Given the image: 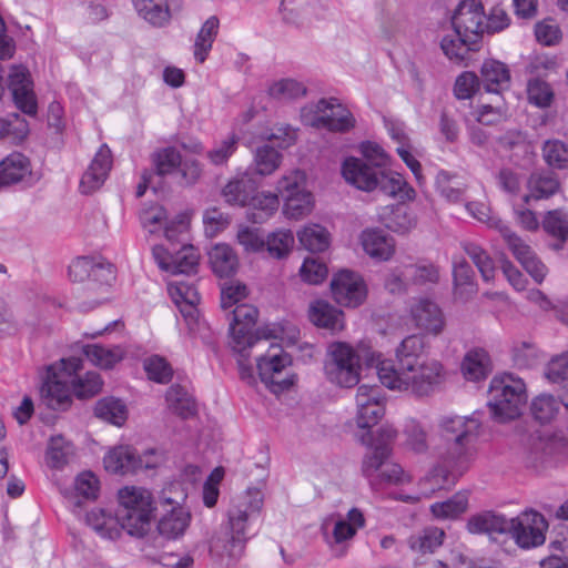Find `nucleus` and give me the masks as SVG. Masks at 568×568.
I'll use <instances>...</instances> for the list:
<instances>
[{"label":"nucleus","instance_id":"1","mask_svg":"<svg viewBox=\"0 0 568 568\" xmlns=\"http://www.w3.org/2000/svg\"><path fill=\"white\" fill-rule=\"evenodd\" d=\"M425 339L413 334L396 348V364L382 361V354L364 351L368 366H375L381 383L389 389L407 392L417 397L429 396L447 378L443 363L425 356Z\"/></svg>","mask_w":568,"mask_h":568},{"label":"nucleus","instance_id":"2","mask_svg":"<svg viewBox=\"0 0 568 568\" xmlns=\"http://www.w3.org/2000/svg\"><path fill=\"white\" fill-rule=\"evenodd\" d=\"M480 422L477 418L459 415H445L438 419L435 453L438 464L420 481V486L432 484L430 491L455 485L458 478L471 467L476 455L475 442Z\"/></svg>","mask_w":568,"mask_h":568},{"label":"nucleus","instance_id":"3","mask_svg":"<svg viewBox=\"0 0 568 568\" xmlns=\"http://www.w3.org/2000/svg\"><path fill=\"white\" fill-rule=\"evenodd\" d=\"M262 507L263 494L257 488H248L233 499L227 510V526L215 530L209 540L210 555L216 561L230 567L242 558Z\"/></svg>","mask_w":568,"mask_h":568},{"label":"nucleus","instance_id":"4","mask_svg":"<svg viewBox=\"0 0 568 568\" xmlns=\"http://www.w3.org/2000/svg\"><path fill=\"white\" fill-rule=\"evenodd\" d=\"M116 515L121 527L131 536L143 537L154 519L155 505L152 493L143 487L126 486L118 493Z\"/></svg>","mask_w":568,"mask_h":568},{"label":"nucleus","instance_id":"5","mask_svg":"<svg viewBox=\"0 0 568 568\" xmlns=\"http://www.w3.org/2000/svg\"><path fill=\"white\" fill-rule=\"evenodd\" d=\"M526 400V385L521 378L504 374L491 379L488 406L496 420L515 419Z\"/></svg>","mask_w":568,"mask_h":568},{"label":"nucleus","instance_id":"6","mask_svg":"<svg viewBox=\"0 0 568 568\" xmlns=\"http://www.w3.org/2000/svg\"><path fill=\"white\" fill-rule=\"evenodd\" d=\"M82 369L79 357L62 358L47 367L45 378L41 386V397L45 405L54 410H65L71 399L72 375Z\"/></svg>","mask_w":568,"mask_h":568},{"label":"nucleus","instance_id":"7","mask_svg":"<svg viewBox=\"0 0 568 568\" xmlns=\"http://www.w3.org/2000/svg\"><path fill=\"white\" fill-rule=\"evenodd\" d=\"M301 119L305 125L331 132H347L355 126L352 112L335 98L321 99L302 108Z\"/></svg>","mask_w":568,"mask_h":568},{"label":"nucleus","instance_id":"8","mask_svg":"<svg viewBox=\"0 0 568 568\" xmlns=\"http://www.w3.org/2000/svg\"><path fill=\"white\" fill-rule=\"evenodd\" d=\"M258 311L251 304H240L230 311V333L233 338V348L237 353H244L262 339L267 341L272 333L267 328L254 331Z\"/></svg>","mask_w":568,"mask_h":568},{"label":"nucleus","instance_id":"9","mask_svg":"<svg viewBox=\"0 0 568 568\" xmlns=\"http://www.w3.org/2000/svg\"><path fill=\"white\" fill-rule=\"evenodd\" d=\"M361 354L345 342L328 346L325 374L329 382L341 387H353L359 382Z\"/></svg>","mask_w":568,"mask_h":568},{"label":"nucleus","instance_id":"10","mask_svg":"<svg viewBox=\"0 0 568 568\" xmlns=\"http://www.w3.org/2000/svg\"><path fill=\"white\" fill-rule=\"evenodd\" d=\"M387 448H378L376 453H368L362 463L363 475L374 488L384 485H400L409 481L402 466L389 460Z\"/></svg>","mask_w":568,"mask_h":568},{"label":"nucleus","instance_id":"11","mask_svg":"<svg viewBox=\"0 0 568 568\" xmlns=\"http://www.w3.org/2000/svg\"><path fill=\"white\" fill-rule=\"evenodd\" d=\"M171 489H163L160 496L162 513L156 524L159 535L166 540H178L190 527L192 515L181 503L170 496Z\"/></svg>","mask_w":568,"mask_h":568},{"label":"nucleus","instance_id":"12","mask_svg":"<svg viewBox=\"0 0 568 568\" xmlns=\"http://www.w3.org/2000/svg\"><path fill=\"white\" fill-rule=\"evenodd\" d=\"M292 364L291 356L280 345L271 344L267 353L257 358L260 378L273 393L288 389L294 381L284 377L283 371Z\"/></svg>","mask_w":568,"mask_h":568},{"label":"nucleus","instance_id":"13","mask_svg":"<svg viewBox=\"0 0 568 568\" xmlns=\"http://www.w3.org/2000/svg\"><path fill=\"white\" fill-rule=\"evenodd\" d=\"M152 254L159 267L172 274L195 273L200 258L199 251L193 245L186 244H183L179 251L155 245Z\"/></svg>","mask_w":568,"mask_h":568},{"label":"nucleus","instance_id":"14","mask_svg":"<svg viewBox=\"0 0 568 568\" xmlns=\"http://www.w3.org/2000/svg\"><path fill=\"white\" fill-rule=\"evenodd\" d=\"M356 425L364 432L378 424L385 414V405L379 386L361 385L356 392Z\"/></svg>","mask_w":568,"mask_h":568},{"label":"nucleus","instance_id":"15","mask_svg":"<svg viewBox=\"0 0 568 568\" xmlns=\"http://www.w3.org/2000/svg\"><path fill=\"white\" fill-rule=\"evenodd\" d=\"M300 172L283 176L277 183V191L284 199V213L290 219L298 220L307 215L313 207L312 194L300 189Z\"/></svg>","mask_w":568,"mask_h":568},{"label":"nucleus","instance_id":"16","mask_svg":"<svg viewBox=\"0 0 568 568\" xmlns=\"http://www.w3.org/2000/svg\"><path fill=\"white\" fill-rule=\"evenodd\" d=\"M331 290L336 303L345 307H357L367 296L363 277L347 270L335 274L331 282Z\"/></svg>","mask_w":568,"mask_h":568},{"label":"nucleus","instance_id":"17","mask_svg":"<svg viewBox=\"0 0 568 568\" xmlns=\"http://www.w3.org/2000/svg\"><path fill=\"white\" fill-rule=\"evenodd\" d=\"M8 89L16 106L24 114L34 116L38 112L37 97L29 70L23 65H12L8 75Z\"/></svg>","mask_w":568,"mask_h":568},{"label":"nucleus","instance_id":"18","mask_svg":"<svg viewBox=\"0 0 568 568\" xmlns=\"http://www.w3.org/2000/svg\"><path fill=\"white\" fill-rule=\"evenodd\" d=\"M514 529L510 535L521 548H531L545 542V531L548 524L545 517L534 510L524 511L520 516L513 518Z\"/></svg>","mask_w":568,"mask_h":568},{"label":"nucleus","instance_id":"19","mask_svg":"<svg viewBox=\"0 0 568 568\" xmlns=\"http://www.w3.org/2000/svg\"><path fill=\"white\" fill-rule=\"evenodd\" d=\"M484 4L480 0H462L450 18L456 36H483Z\"/></svg>","mask_w":568,"mask_h":568},{"label":"nucleus","instance_id":"20","mask_svg":"<svg viewBox=\"0 0 568 568\" xmlns=\"http://www.w3.org/2000/svg\"><path fill=\"white\" fill-rule=\"evenodd\" d=\"M169 293L172 301L180 310L187 328L191 333L199 326V310L196 305L200 302V294L192 283L176 281L169 284Z\"/></svg>","mask_w":568,"mask_h":568},{"label":"nucleus","instance_id":"21","mask_svg":"<svg viewBox=\"0 0 568 568\" xmlns=\"http://www.w3.org/2000/svg\"><path fill=\"white\" fill-rule=\"evenodd\" d=\"M414 325L432 336L440 335L446 326V318L437 303L429 298H419L410 307Z\"/></svg>","mask_w":568,"mask_h":568},{"label":"nucleus","instance_id":"22","mask_svg":"<svg viewBox=\"0 0 568 568\" xmlns=\"http://www.w3.org/2000/svg\"><path fill=\"white\" fill-rule=\"evenodd\" d=\"M382 171V168L353 156L347 158L342 165V174L346 182L366 192L377 190Z\"/></svg>","mask_w":568,"mask_h":568},{"label":"nucleus","instance_id":"23","mask_svg":"<svg viewBox=\"0 0 568 568\" xmlns=\"http://www.w3.org/2000/svg\"><path fill=\"white\" fill-rule=\"evenodd\" d=\"M112 168V155L108 145L103 144L95 153L88 170L80 181V191L90 194L99 190L108 178Z\"/></svg>","mask_w":568,"mask_h":568},{"label":"nucleus","instance_id":"24","mask_svg":"<svg viewBox=\"0 0 568 568\" xmlns=\"http://www.w3.org/2000/svg\"><path fill=\"white\" fill-rule=\"evenodd\" d=\"M561 189L557 174L549 170L532 172L527 180V193L523 200L529 203L530 200H547L557 194Z\"/></svg>","mask_w":568,"mask_h":568},{"label":"nucleus","instance_id":"25","mask_svg":"<svg viewBox=\"0 0 568 568\" xmlns=\"http://www.w3.org/2000/svg\"><path fill=\"white\" fill-rule=\"evenodd\" d=\"M511 529H514L513 518L508 519L493 510L473 515L467 521V530L470 534L507 535Z\"/></svg>","mask_w":568,"mask_h":568},{"label":"nucleus","instance_id":"26","mask_svg":"<svg viewBox=\"0 0 568 568\" xmlns=\"http://www.w3.org/2000/svg\"><path fill=\"white\" fill-rule=\"evenodd\" d=\"M104 467L112 474H135L139 471L141 460L136 450L128 445H122L110 450L103 458Z\"/></svg>","mask_w":568,"mask_h":568},{"label":"nucleus","instance_id":"27","mask_svg":"<svg viewBox=\"0 0 568 568\" xmlns=\"http://www.w3.org/2000/svg\"><path fill=\"white\" fill-rule=\"evenodd\" d=\"M378 221L385 227L398 234H406L416 226L415 215L403 203L382 207L378 213Z\"/></svg>","mask_w":568,"mask_h":568},{"label":"nucleus","instance_id":"28","mask_svg":"<svg viewBox=\"0 0 568 568\" xmlns=\"http://www.w3.org/2000/svg\"><path fill=\"white\" fill-rule=\"evenodd\" d=\"M256 190V181L245 172L230 180L223 187L222 195L229 204L245 206Z\"/></svg>","mask_w":568,"mask_h":568},{"label":"nucleus","instance_id":"29","mask_svg":"<svg viewBox=\"0 0 568 568\" xmlns=\"http://www.w3.org/2000/svg\"><path fill=\"white\" fill-rule=\"evenodd\" d=\"M481 40L483 38H443L440 48L449 60L467 65L471 54L481 49Z\"/></svg>","mask_w":568,"mask_h":568},{"label":"nucleus","instance_id":"30","mask_svg":"<svg viewBox=\"0 0 568 568\" xmlns=\"http://www.w3.org/2000/svg\"><path fill=\"white\" fill-rule=\"evenodd\" d=\"M308 317L317 327L337 332L344 327V314L329 303L317 300L310 305Z\"/></svg>","mask_w":568,"mask_h":568},{"label":"nucleus","instance_id":"31","mask_svg":"<svg viewBox=\"0 0 568 568\" xmlns=\"http://www.w3.org/2000/svg\"><path fill=\"white\" fill-rule=\"evenodd\" d=\"M361 240L364 251L374 258L387 261L395 253L394 239L382 230H365Z\"/></svg>","mask_w":568,"mask_h":568},{"label":"nucleus","instance_id":"32","mask_svg":"<svg viewBox=\"0 0 568 568\" xmlns=\"http://www.w3.org/2000/svg\"><path fill=\"white\" fill-rule=\"evenodd\" d=\"M481 82L486 92L500 93L510 85V72L507 65L496 60L485 61L481 65Z\"/></svg>","mask_w":568,"mask_h":568},{"label":"nucleus","instance_id":"33","mask_svg":"<svg viewBox=\"0 0 568 568\" xmlns=\"http://www.w3.org/2000/svg\"><path fill=\"white\" fill-rule=\"evenodd\" d=\"M85 521L100 537L114 540L121 536L122 527L118 515L113 516L103 509H92Z\"/></svg>","mask_w":568,"mask_h":568},{"label":"nucleus","instance_id":"34","mask_svg":"<svg viewBox=\"0 0 568 568\" xmlns=\"http://www.w3.org/2000/svg\"><path fill=\"white\" fill-rule=\"evenodd\" d=\"M30 173L29 159L19 152L11 153L0 162V185L18 183Z\"/></svg>","mask_w":568,"mask_h":568},{"label":"nucleus","instance_id":"35","mask_svg":"<svg viewBox=\"0 0 568 568\" xmlns=\"http://www.w3.org/2000/svg\"><path fill=\"white\" fill-rule=\"evenodd\" d=\"M209 261L214 274L219 277L233 275L239 266L234 250L224 243L214 245L209 252Z\"/></svg>","mask_w":568,"mask_h":568},{"label":"nucleus","instance_id":"36","mask_svg":"<svg viewBox=\"0 0 568 568\" xmlns=\"http://www.w3.org/2000/svg\"><path fill=\"white\" fill-rule=\"evenodd\" d=\"M491 363L488 353L483 348H474L466 353L462 372L468 381L477 382L488 376Z\"/></svg>","mask_w":568,"mask_h":568},{"label":"nucleus","instance_id":"37","mask_svg":"<svg viewBox=\"0 0 568 568\" xmlns=\"http://www.w3.org/2000/svg\"><path fill=\"white\" fill-rule=\"evenodd\" d=\"M377 189L400 201L413 200L415 197V190L408 185L400 174L390 171L388 166L383 169Z\"/></svg>","mask_w":568,"mask_h":568},{"label":"nucleus","instance_id":"38","mask_svg":"<svg viewBox=\"0 0 568 568\" xmlns=\"http://www.w3.org/2000/svg\"><path fill=\"white\" fill-rule=\"evenodd\" d=\"M141 18L154 27H164L171 19L166 0H133Z\"/></svg>","mask_w":568,"mask_h":568},{"label":"nucleus","instance_id":"39","mask_svg":"<svg viewBox=\"0 0 568 568\" xmlns=\"http://www.w3.org/2000/svg\"><path fill=\"white\" fill-rule=\"evenodd\" d=\"M365 526V518L358 508L348 510L346 518H339L335 521L333 528V538L336 544L352 539L359 528Z\"/></svg>","mask_w":568,"mask_h":568},{"label":"nucleus","instance_id":"40","mask_svg":"<svg viewBox=\"0 0 568 568\" xmlns=\"http://www.w3.org/2000/svg\"><path fill=\"white\" fill-rule=\"evenodd\" d=\"M82 352L92 364L104 369L112 368L124 356L123 349L119 346L105 348L98 344L85 345Z\"/></svg>","mask_w":568,"mask_h":568},{"label":"nucleus","instance_id":"41","mask_svg":"<svg viewBox=\"0 0 568 568\" xmlns=\"http://www.w3.org/2000/svg\"><path fill=\"white\" fill-rule=\"evenodd\" d=\"M98 418L121 426L128 417L126 406L122 400L113 397L100 399L94 408Z\"/></svg>","mask_w":568,"mask_h":568},{"label":"nucleus","instance_id":"42","mask_svg":"<svg viewBox=\"0 0 568 568\" xmlns=\"http://www.w3.org/2000/svg\"><path fill=\"white\" fill-rule=\"evenodd\" d=\"M445 537L443 529L428 527L418 534L412 535L408 539V546L412 550L420 554L434 552L442 546Z\"/></svg>","mask_w":568,"mask_h":568},{"label":"nucleus","instance_id":"43","mask_svg":"<svg viewBox=\"0 0 568 568\" xmlns=\"http://www.w3.org/2000/svg\"><path fill=\"white\" fill-rule=\"evenodd\" d=\"M545 163L555 170H568V144L558 139L547 140L541 148Z\"/></svg>","mask_w":568,"mask_h":568},{"label":"nucleus","instance_id":"44","mask_svg":"<svg viewBox=\"0 0 568 568\" xmlns=\"http://www.w3.org/2000/svg\"><path fill=\"white\" fill-rule=\"evenodd\" d=\"M541 225L548 235L561 243L568 240V213L565 210L556 209L546 212Z\"/></svg>","mask_w":568,"mask_h":568},{"label":"nucleus","instance_id":"45","mask_svg":"<svg viewBox=\"0 0 568 568\" xmlns=\"http://www.w3.org/2000/svg\"><path fill=\"white\" fill-rule=\"evenodd\" d=\"M297 236L300 243L310 252H323L329 245V233L318 224L305 226Z\"/></svg>","mask_w":568,"mask_h":568},{"label":"nucleus","instance_id":"46","mask_svg":"<svg viewBox=\"0 0 568 568\" xmlns=\"http://www.w3.org/2000/svg\"><path fill=\"white\" fill-rule=\"evenodd\" d=\"M282 161L281 153L267 144L256 149L254 154L253 168L258 175L265 176L277 170Z\"/></svg>","mask_w":568,"mask_h":568},{"label":"nucleus","instance_id":"47","mask_svg":"<svg viewBox=\"0 0 568 568\" xmlns=\"http://www.w3.org/2000/svg\"><path fill=\"white\" fill-rule=\"evenodd\" d=\"M74 455L73 446L62 436L51 437L47 449V463L52 468H62Z\"/></svg>","mask_w":568,"mask_h":568},{"label":"nucleus","instance_id":"48","mask_svg":"<svg viewBox=\"0 0 568 568\" xmlns=\"http://www.w3.org/2000/svg\"><path fill=\"white\" fill-rule=\"evenodd\" d=\"M166 399L174 412L183 418H189L196 413L194 398L181 385H172L166 392Z\"/></svg>","mask_w":568,"mask_h":568},{"label":"nucleus","instance_id":"49","mask_svg":"<svg viewBox=\"0 0 568 568\" xmlns=\"http://www.w3.org/2000/svg\"><path fill=\"white\" fill-rule=\"evenodd\" d=\"M307 89L294 79H282L272 83L267 93L271 98L278 101H291L306 95Z\"/></svg>","mask_w":568,"mask_h":568},{"label":"nucleus","instance_id":"50","mask_svg":"<svg viewBox=\"0 0 568 568\" xmlns=\"http://www.w3.org/2000/svg\"><path fill=\"white\" fill-rule=\"evenodd\" d=\"M464 252L470 257L477 266L483 278L488 282L495 276V264L488 253L474 242H464L462 244Z\"/></svg>","mask_w":568,"mask_h":568},{"label":"nucleus","instance_id":"51","mask_svg":"<svg viewBox=\"0 0 568 568\" xmlns=\"http://www.w3.org/2000/svg\"><path fill=\"white\" fill-rule=\"evenodd\" d=\"M72 390L79 398L92 397L102 389L103 382L99 373L88 372L84 376L72 375Z\"/></svg>","mask_w":568,"mask_h":568},{"label":"nucleus","instance_id":"52","mask_svg":"<svg viewBox=\"0 0 568 568\" xmlns=\"http://www.w3.org/2000/svg\"><path fill=\"white\" fill-rule=\"evenodd\" d=\"M396 435L397 432L392 426H382L375 437L372 435L371 429L356 436L363 445L373 448L371 453H376L378 448H387L388 454H392V445Z\"/></svg>","mask_w":568,"mask_h":568},{"label":"nucleus","instance_id":"53","mask_svg":"<svg viewBox=\"0 0 568 568\" xmlns=\"http://www.w3.org/2000/svg\"><path fill=\"white\" fill-rule=\"evenodd\" d=\"M181 161L182 156L180 152L173 146L161 149L152 155L155 173L161 176L178 171Z\"/></svg>","mask_w":568,"mask_h":568},{"label":"nucleus","instance_id":"54","mask_svg":"<svg viewBox=\"0 0 568 568\" xmlns=\"http://www.w3.org/2000/svg\"><path fill=\"white\" fill-rule=\"evenodd\" d=\"M561 404V400L559 402L552 395L541 394L532 400L531 414L536 420L546 424L557 415Z\"/></svg>","mask_w":568,"mask_h":568},{"label":"nucleus","instance_id":"55","mask_svg":"<svg viewBox=\"0 0 568 568\" xmlns=\"http://www.w3.org/2000/svg\"><path fill=\"white\" fill-rule=\"evenodd\" d=\"M29 133V124L18 113H11L0 118V139L11 138L13 141H22Z\"/></svg>","mask_w":568,"mask_h":568},{"label":"nucleus","instance_id":"56","mask_svg":"<svg viewBox=\"0 0 568 568\" xmlns=\"http://www.w3.org/2000/svg\"><path fill=\"white\" fill-rule=\"evenodd\" d=\"M467 497L455 494L452 498L430 506L432 514L437 518H456L467 509Z\"/></svg>","mask_w":568,"mask_h":568},{"label":"nucleus","instance_id":"57","mask_svg":"<svg viewBox=\"0 0 568 568\" xmlns=\"http://www.w3.org/2000/svg\"><path fill=\"white\" fill-rule=\"evenodd\" d=\"M278 204V196L275 193H254L247 205H252L256 211L253 213L254 222H263L277 210Z\"/></svg>","mask_w":568,"mask_h":568},{"label":"nucleus","instance_id":"58","mask_svg":"<svg viewBox=\"0 0 568 568\" xmlns=\"http://www.w3.org/2000/svg\"><path fill=\"white\" fill-rule=\"evenodd\" d=\"M294 235L290 230H278L267 236L265 242L267 252L271 256L282 258L287 255L293 247Z\"/></svg>","mask_w":568,"mask_h":568},{"label":"nucleus","instance_id":"59","mask_svg":"<svg viewBox=\"0 0 568 568\" xmlns=\"http://www.w3.org/2000/svg\"><path fill=\"white\" fill-rule=\"evenodd\" d=\"M115 281V270L110 263H95L92 275L87 285L88 291L99 290L101 293H105L108 288Z\"/></svg>","mask_w":568,"mask_h":568},{"label":"nucleus","instance_id":"60","mask_svg":"<svg viewBox=\"0 0 568 568\" xmlns=\"http://www.w3.org/2000/svg\"><path fill=\"white\" fill-rule=\"evenodd\" d=\"M21 323L18 321L9 303L0 295V339L17 336L21 331Z\"/></svg>","mask_w":568,"mask_h":568},{"label":"nucleus","instance_id":"61","mask_svg":"<svg viewBox=\"0 0 568 568\" xmlns=\"http://www.w3.org/2000/svg\"><path fill=\"white\" fill-rule=\"evenodd\" d=\"M527 94L529 102L539 108L549 106L554 99L551 87L546 81L538 78L528 81Z\"/></svg>","mask_w":568,"mask_h":568},{"label":"nucleus","instance_id":"62","mask_svg":"<svg viewBox=\"0 0 568 568\" xmlns=\"http://www.w3.org/2000/svg\"><path fill=\"white\" fill-rule=\"evenodd\" d=\"M144 369L151 381L160 384H168L173 376V371L170 364L163 357L158 355L145 359Z\"/></svg>","mask_w":568,"mask_h":568},{"label":"nucleus","instance_id":"63","mask_svg":"<svg viewBox=\"0 0 568 568\" xmlns=\"http://www.w3.org/2000/svg\"><path fill=\"white\" fill-rule=\"evenodd\" d=\"M406 446L415 453L423 454L428 450L427 432L416 420H409L404 429Z\"/></svg>","mask_w":568,"mask_h":568},{"label":"nucleus","instance_id":"64","mask_svg":"<svg viewBox=\"0 0 568 568\" xmlns=\"http://www.w3.org/2000/svg\"><path fill=\"white\" fill-rule=\"evenodd\" d=\"M545 377L552 384L568 379V352L554 356L545 368Z\"/></svg>","mask_w":568,"mask_h":568}]
</instances>
